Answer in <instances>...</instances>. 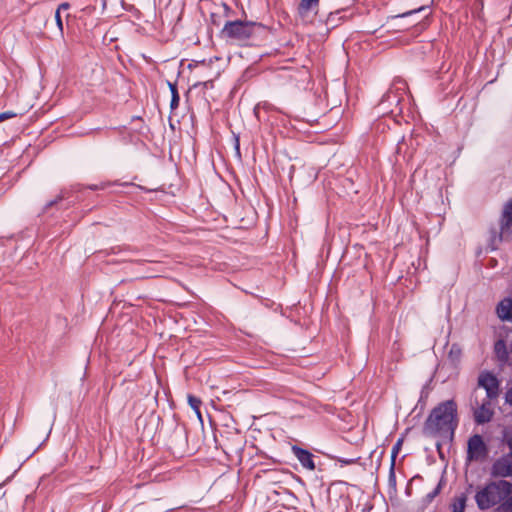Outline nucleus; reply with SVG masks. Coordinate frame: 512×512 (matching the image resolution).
I'll list each match as a JSON object with an SVG mask.
<instances>
[{
  "instance_id": "nucleus-1",
  "label": "nucleus",
  "mask_w": 512,
  "mask_h": 512,
  "mask_svg": "<svg viewBox=\"0 0 512 512\" xmlns=\"http://www.w3.org/2000/svg\"><path fill=\"white\" fill-rule=\"evenodd\" d=\"M457 407L453 400H447L435 407L425 423L430 434L453 433L457 426Z\"/></svg>"
},
{
  "instance_id": "nucleus-18",
  "label": "nucleus",
  "mask_w": 512,
  "mask_h": 512,
  "mask_svg": "<svg viewBox=\"0 0 512 512\" xmlns=\"http://www.w3.org/2000/svg\"><path fill=\"white\" fill-rule=\"evenodd\" d=\"M55 20H56V23H57V26H58L59 30L62 32L63 31V23H62V20H61V16H60L59 10H56V12H55Z\"/></svg>"
},
{
  "instance_id": "nucleus-21",
  "label": "nucleus",
  "mask_w": 512,
  "mask_h": 512,
  "mask_svg": "<svg viewBox=\"0 0 512 512\" xmlns=\"http://www.w3.org/2000/svg\"><path fill=\"white\" fill-rule=\"evenodd\" d=\"M159 271L158 270H155V269H149L146 274L144 275V277H154L156 276V273H158Z\"/></svg>"
},
{
  "instance_id": "nucleus-15",
  "label": "nucleus",
  "mask_w": 512,
  "mask_h": 512,
  "mask_svg": "<svg viewBox=\"0 0 512 512\" xmlns=\"http://www.w3.org/2000/svg\"><path fill=\"white\" fill-rule=\"evenodd\" d=\"M394 468H395V453H393V459L391 460L389 477H388L389 485L392 487L396 486V475H395Z\"/></svg>"
},
{
  "instance_id": "nucleus-20",
  "label": "nucleus",
  "mask_w": 512,
  "mask_h": 512,
  "mask_svg": "<svg viewBox=\"0 0 512 512\" xmlns=\"http://www.w3.org/2000/svg\"><path fill=\"white\" fill-rule=\"evenodd\" d=\"M505 400H506V403H508L510 406H512V387L506 392Z\"/></svg>"
},
{
  "instance_id": "nucleus-5",
  "label": "nucleus",
  "mask_w": 512,
  "mask_h": 512,
  "mask_svg": "<svg viewBox=\"0 0 512 512\" xmlns=\"http://www.w3.org/2000/svg\"><path fill=\"white\" fill-rule=\"evenodd\" d=\"M487 455L488 447L482 436L478 434L471 436L467 443V460L479 462L485 460Z\"/></svg>"
},
{
  "instance_id": "nucleus-10",
  "label": "nucleus",
  "mask_w": 512,
  "mask_h": 512,
  "mask_svg": "<svg viewBox=\"0 0 512 512\" xmlns=\"http://www.w3.org/2000/svg\"><path fill=\"white\" fill-rule=\"evenodd\" d=\"M497 314L503 321H512V299L502 300L497 306Z\"/></svg>"
},
{
  "instance_id": "nucleus-25",
  "label": "nucleus",
  "mask_w": 512,
  "mask_h": 512,
  "mask_svg": "<svg viewBox=\"0 0 512 512\" xmlns=\"http://www.w3.org/2000/svg\"><path fill=\"white\" fill-rule=\"evenodd\" d=\"M507 499H508V501H507L508 502V506H509V508L512 509V496L508 497Z\"/></svg>"
},
{
  "instance_id": "nucleus-14",
  "label": "nucleus",
  "mask_w": 512,
  "mask_h": 512,
  "mask_svg": "<svg viewBox=\"0 0 512 512\" xmlns=\"http://www.w3.org/2000/svg\"><path fill=\"white\" fill-rule=\"evenodd\" d=\"M169 87H170L171 95H172L170 106L172 109H175L179 105L180 98H179L176 86L174 84L169 83Z\"/></svg>"
},
{
  "instance_id": "nucleus-9",
  "label": "nucleus",
  "mask_w": 512,
  "mask_h": 512,
  "mask_svg": "<svg viewBox=\"0 0 512 512\" xmlns=\"http://www.w3.org/2000/svg\"><path fill=\"white\" fill-rule=\"evenodd\" d=\"M293 453L304 468L311 471L315 469L313 455L309 451L294 446Z\"/></svg>"
},
{
  "instance_id": "nucleus-19",
  "label": "nucleus",
  "mask_w": 512,
  "mask_h": 512,
  "mask_svg": "<svg viewBox=\"0 0 512 512\" xmlns=\"http://www.w3.org/2000/svg\"><path fill=\"white\" fill-rule=\"evenodd\" d=\"M425 9H426L425 7H421V8H419V9L411 10V11H409V12L403 13V14H402V15H400L399 17H407V16H411V15L416 14V13H418V12H420V11L425 10Z\"/></svg>"
},
{
  "instance_id": "nucleus-22",
  "label": "nucleus",
  "mask_w": 512,
  "mask_h": 512,
  "mask_svg": "<svg viewBox=\"0 0 512 512\" xmlns=\"http://www.w3.org/2000/svg\"><path fill=\"white\" fill-rule=\"evenodd\" d=\"M68 9H69V4L68 3H62L61 5H59L57 10H59V13H60L61 10H68Z\"/></svg>"
},
{
  "instance_id": "nucleus-2",
  "label": "nucleus",
  "mask_w": 512,
  "mask_h": 512,
  "mask_svg": "<svg viewBox=\"0 0 512 512\" xmlns=\"http://www.w3.org/2000/svg\"><path fill=\"white\" fill-rule=\"evenodd\" d=\"M511 493L512 484L500 479L479 487L474 498L480 510H487L506 500Z\"/></svg>"
},
{
  "instance_id": "nucleus-27",
  "label": "nucleus",
  "mask_w": 512,
  "mask_h": 512,
  "mask_svg": "<svg viewBox=\"0 0 512 512\" xmlns=\"http://www.w3.org/2000/svg\"><path fill=\"white\" fill-rule=\"evenodd\" d=\"M508 446L512 450V437L508 440Z\"/></svg>"
},
{
  "instance_id": "nucleus-13",
  "label": "nucleus",
  "mask_w": 512,
  "mask_h": 512,
  "mask_svg": "<svg viewBox=\"0 0 512 512\" xmlns=\"http://www.w3.org/2000/svg\"><path fill=\"white\" fill-rule=\"evenodd\" d=\"M319 0H301L298 13L302 18H305L313 6L317 5Z\"/></svg>"
},
{
  "instance_id": "nucleus-8",
  "label": "nucleus",
  "mask_w": 512,
  "mask_h": 512,
  "mask_svg": "<svg viewBox=\"0 0 512 512\" xmlns=\"http://www.w3.org/2000/svg\"><path fill=\"white\" fill-rule=\"evenodd\" d=\"M491 401L487 398H484L481 403L475 399V409H474V419L477 424H484L489 422L493 417V409L491 406Z\"/></svg>"
},
{
  "instance_id": "nucleus-26",
  "label": "nucleus",
  "mask_w": 512,
  "mask_h": 512,
  "mask_svg": "<svg viewBox=\"0 0 512 512\" xmlns=\"http://www.w3.org/2000/svg\"><path fill=\"white\" fill-rule=\"evenodd\" d=\"M90 188H91V189H98V188H99V186L94 185V186H90ZM100 188H104V186H103V185H101V186H100Z\"/></svg>"
},
{
  "instance_id": "nucleus-6",
  "label": "nucleus",
  "mask_w": 512,
  "mask_h": 512,
  "mask_svg": "<svg viewBox=\"0 0 512 512\" xmlns=\"http://www.w3.org/2000/svg\"><path fill=\"white\" fill-rule=\"evenodd\" d=\"M478 386L486 391L488 400H494L499 396V381L495 375L490 372L481 373L478 378Z\"/></svg>"
},
{
  "instance_id": "nucleus-23",
  "label": "nucleus",
  "mask_w": 512,
  "mask_h": 512,
  "mask_svg": "<svg viewBox=\"0 0 512 512\" xmlns=\"http://www.w3.org/2000/svg\"><path fill=\"white\" fill-rule=\"evenodd\" d=\"M400 442L397 443V445L392 450L391 460L393 459V453H395V456L398 453Z\"/></svg>"
},
{
  "instance_id": "nucleus-17",
  "label": "nucleus",
  "mask_w": 512,
  "mask_h": 512,
  "mask_svg": "<svg viewBox=\"0 0 512 512\" xmlns=\"http://www.w3.org/2000/svg\"><path fill=\"white\" fill-rule=\"evenodd\" d=\"M15 116H16V113L11 112V111L2 112V113H0V122H3L5 120L13 118Z\"/></svg>"
},
{
  "instance_id": "nucleus-7",
  "label": "nucleus",
  "mask_w": 512,
  "mask_h": 512,
  "mask_svg": "<svg viewBox=\"0 0 512 512\" xmlns=\"http://www.w3.org/2000/svg\"><path fill=\"white\" fill-rule=\"evenodd\" d=\"M491 475L498 478H512V451L502 455L493 462Z\"/></svg>"
},
{
  "instance_id": "nucleus-16",
  "label": "nucleus",
  "mask_w": 512,
  "mask_h": 512,
  "mask_svg": "<svg viewBox=\"0 0 512 512\" xmlns=\"http://www.w3.org/2000/svg\"><path fill=\"white\" fill-rule=\"evenodd\" d=\"M188 402L190 404V406L196 411V413L198 414V416L200 417V411H199V406L201 404V401L194 397V396H188Z\"/></svg>"
},
{
  "instance_id": "nucleus-28",
  "label": "nucleus",
  "mask_w": 512,
  "mask_h": 512,
  "mask_svg": "<svg viewBox=\"0 0 512 512\" xmlns=\"http://www.w3.org/2000/svg\"><path fill=\"white\" fill-rule=\"evenodd\" d=\"M56 202H57V200L49 202V203L47 204V207L52 206V205H53L54 203H56Z\"/></svg>"
},
{
  "instance_id": "nucleus-3",
  "label": "nucleus",
  "mask_w": 512,
  "mask_h": 512,
  "mask_svg": "<svg viewBox=\"0 0 512 512\" xmlns=\"http://www.w3.org/2000/svg\"><path fill=\"white\" fill-rule=\"evenodd\" d=\"M512 239V200H509L503 209L500 220V232L498 235L493 233L490 246L494 250L501 241H509Z\"/></svg>"
},
{
  "instance_id": "nucleus-11",
  "label": "nucleus",
  "mask_w": 512,
  "mask_h": 512,
  "mask_svg": "<svg viewBox=\"0 0 512 512\" xmlns=\"http://www.w3.org/2000/svg\"><path fill=\"white\" fill-rule=\"evenodd\" d=\"M494 351H495V354H496L498 360H500L501 362L507 361L508 352H507L506 344L503 340H498L495 343Z\"/></svg>"
},
{
  "instance_id": "nucleus-12",
  "label": "nucleus",
  "mask_w": 512,
  "mask_h": 512,
  "mask_svg": "<svg viewBox=\"0 0 512 512\" xmlns=\"http://www.w3.org/2000/svg\"><path fill=\"white\" fill-rule=\"evenodd\" d=\"M467 502V496L462 493L456 496L451 504L452 512H464Z\"/></svg>"
},
{
  "instance_id": "nucleus-4",
  "label": "nucleus",
  "mask_w": 512,
  "mask_h": 512,
  "mask_svg": "<svg viewBox=\"0 0 512 512\" xmlns=\"http://www.w3.org/2000/svg\"><path fill=\"white\" fill-rule=\"evenodd\" d=\"M254 27L255 24L252 22L229 21L225 24L222 34L232 40L245 41L252 36Z\"/></svg>"
},
{
  "instance_id": "nucleus-24",
  "label": "nucleus",
  "mask_w": 512,
  "mask_h": 512,
  "mask_svg": "<svg viewBox=\"0 0 512 512\" xmlns=\"http://www.w3.org/2000/svg\"><path fill=\"white\" fill-rule=\"evenodd\" d=\"M340 462L344 465H348L354 462L352 459L340 460Z\"/></svg>"
}]
</instances>
